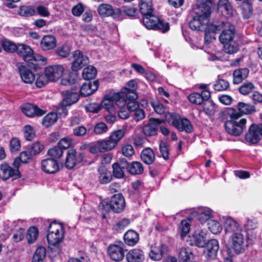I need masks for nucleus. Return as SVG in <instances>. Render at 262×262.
Returning a JSON list of instances; mask_svg holds the SVG:
<instances>
[{
  "label": "nucleus",
  "instance_id": "1",
  "mask_svg": "<svg viewBox=\"0 0 262 262\" xmlns=\"http://www.w3.org/2000/svg\"><path fill=\"white\" fill-rule=\"evenodd\" d=\"M47 238L49 248L52 254L54 255L58 254L61 251L60 244L64 238L63 225L56 222L51 223Z\"/></svg>",
  "mask_w": 262,
  "mask_h": 262
},
{
  "label": "nucleus",
  "instance_id": "2",
  "mask_svg": "<svg viewBox=\"0 0 262 262\" xmlns=\"http://www.w3.org/2000/svg\"><path fill=\"white\" fill-rule=\"evenodd\" d=\"M195 14L189 22V27L193 30L204 31L209 22L210 8L203 3L195 9Z\"/></svg>",
  "mask_w": 262,
  "mask_h": 262
},
{
  "label": "nucleus",
  "instance_id": "3",
  "mask_svg": "<svg viewBox=\"0 0 262 262\" xmlns=\"http://www.w3.org/2000/svg\"><path fill=\"white\" fill-rule=\"evenodd\" d=\"M229 120L225 123V128L226 132L230 135L236 136L242 134L246 127L247 120L245 118L238 119L241 115L236 111L229 113Z\"/></svg>",
  "mask_w": 262,
  "mask_h": 262
},
{
  "label": "nucleus",
  "instance_id": "4",
  "mask_svg": "<svg viewBox=\"0 0 262 262\" xmlns=\"http://www.w3.org/2000/svg\"><path fill=\"white\" fill-rule=\"evenodd\" d=\"M247 237L244 230L230 234L228 243L231 249L236 254H239L245 251Z\"/></svg>",
  "mask_w": 262,
  "mask_h": 262
},
{
  "label": "nucleus",
  "instance_id": "5",
  "mask_svg": "<svg viewBox=\"0 0 262 262\" xmlns=\"http://www.w3.org/2000/svg\"><path fill=\"white\" fill-rule=\"evenodd\" d=\"M144 26L149 30H160L165 33L169 30V24L153 14L145 15L143 18Z\"/></svg>",
  "mask_w": 262,
  "mask_h": 262
},
{
  "label": "nucleus",
  "instance_id": "6",
  "mask_svg": "<svg viewBox=\"0 0 262 262\" xmlns=\"http://www.w3.org/2000/svg\"><path fill=\"white\" fill-rule=\"evenodd\" d=\"M165 119L169 123L180 132L185 131L190 133L193 130V126L189 120L186 118H181L177 114L167 113Z\"/></svg>",
  "mask_w": 262,
  "mask_h": 262
},
{
  "label": "nucleus",
  "instance_id": "7",
  "mask_svg": "<svg viewBox=\"0 0 262 262\" xmlns=\"http://www.w3.org/2000/svg\"><path fill=\"white\" fill-rule=\"evenodd\" d=\"M17 54L23 57V59L29 63L34 64V61H46V58L39 54H34L32 49L28 46L24 44L17 45Z\"/></svg>",
  "mask_w": 262,
  "mask_h": 262
},
{
  "label": "nucleus",
  "instance_id": "8",
  "mask_svg": "<svg viewBox=\"0 0 262 262\" xmlns=\"http://www.w3.org/2000/svg\"><path fill=\"white\" fill-rule=\"evenodd\" d=\"M222 33L219 36V40L222 43L231 42L235 36L234 27L228 21L222 22Z\"/></svg>",
  "mask_w": 262,
  "mask_h": 262
},
{
  "label": "nucleus",
  "instance_id": "9",
  "mask_svg": "<svg viewBox=\"0 0 262 262\" xmlns=\"http://www.w3.org/2000/svg\"><path fill=\"white\" fill-rule=\"evenodd\" d=\"M223 224L225 233L230 235L243 230L241 225L230 216H223Z\"/></svg>",
  "mask_w": 262,
  "mask_h": 262
},
{
  "label": "nucleus",
  "instance_id": "10",
  "mask_svg": "<svg viewBox=\"0 0 262 262\" xmlns=\"http://www.w3.org/2000/svg\"><path fill=\"white\" fill-rule=\"evenodd\" d=\"M84 155L82 153L77 155L76 151L74 148L68 150L66 154V159L64 163L65 167L69 169H72L76 165L77 162H80L83 160Z\"/></svg>",
  "mask_w": 262,
  "mask_h": 262
},
{
  "label": "nucleus",
  "instance_id": "11",
  "mask_svg": "<svg viewBox=\"0 0 262 262\" xmlns=\"http://www.w3.org/2000/svg\"><path fill=\"white\" fill-rule=\"evenodd\" d=\"M204 247L203 254L206 259L213 260L216 258L219 249V242L216 239L208 241Z\"/></svg>",
  "mask_w": 262,
  "mask_h": 262
},
{
  "label": "nucleus",
  "instance_id": "12",
  "mask_svg": "<svg viewBox=\"0 0 262 262\" xmlns=\"http://www.w3.org/2000/svg\"><path fill=\"white\" fill-rule=\"evenodd\" d=\"M74 58L72 65V70L77 71L89 63V58L80 50H76L73 53Z\"/></svg>",
  "mask_w": 262,
  "mask_h": 262
},
{
  "label": "nucleus",
  "instance_id": "13",
  "mask_svg": "<svg viewBox=\"0 0 262 262\" xmlns=\"http://www.w3.org/2000/svg\"><path fill=\"white\" fill-rule=\"evenodd\" d=\"M20 177L19 170L14 169L8 163H4L0 166V179L6 180L10 178L17 179Z\"/></svg>",
  "mask_w": 262,
  "mask_h": 262
},
{
  "label": "nucleus",
  "instance_id": "14",
  "mask_svg": "<svg viewBox=\"0 0 262 262\" xmlns=\"http://www.w3.org/2000/svg\"><path fill=\"white\" fill-rule=\"evenodd\" d=\"M64 71L62 65H52L45 69V73L50 81H55L62 76Z\"/></svg>",
  "mask_w": 262,
  "mask_h": 262
},
{
  "label": "nucleus",
  "instance_id": "15",
  "mask_svg": "<svg viewBox=\"0 0 262 262\" xmlns=\"http://www.w3.org/2000/svg\"><path fill=\"white\" fill-rule=\"evenodd\" d=\"M191 245L199 248L204 247L208 241L207 231L203 229L196 230L191 237Z\"/></svg>",
  "mask_w": 262,
  "mask_h": 262
},
{
  "label": "nucleus",
  "instance_id": "16",
  "mask_svg": "<svg viewBox=\"0 0 262 262\" xmlns=\"http://www.w3.org/2000/svg\"><path fill=\"white\" fill-rule=\"evenodd\" d=\"M110 207L115 213L121 212L125 207V202L122 194L117 193L113 195L110 203Z\"/></svg>",
  "mask_w": 262,
  "mask_h": 262
},
{
  "label": "nucleus",
  "instance_id": "17",
  "mask_svg": "<svg viewBox=\"0 0 262 262\" xmlns=\"http://www.w3.org/2000/svg\"><path fill=\"white\" fill-rule=\"evenodd\" d=\"M23 113L27 116L30 118L40 117L45 114L46 112L39 108L36 105L30 103H26L21 106Z\"/></svg>",
  "mask_w": 262,
  "mask_h": 262
},
{
  "label": "nucleus",
  "instance_id": "18",
  "mask_svg": "<svg viewBox=\"0 0 262 262\" xmlns=\"http://www.w3.org/2000/svg\"><path fill=\"white\" fill-rule=\"evenodd\" d=\"M108 254L112 259L118 261L123 259L124 251L123 248L118 245H111L107 249Z\"/></svg>",
  "mask_w": 262,
  "mask_h": 262
},
{
  "label": "nucleus",
  "instance_id": "19",
  "mask_svg": "<svg viewBox=\"0 0 262 262\" xmlns=\"http://www.w3.org/2000/svg\"><path fill=\"white\" fill-rule=\"evenodd\" d=\"M59 164L56 160L47 158L41 161V169L46 173H54L59 170Z\"/></svg>",
  "mask_w": 262,
  "mask_h": 262
},
{
  "label": "nucleus",
  "instance_id": "20",
  "mask_svg": "<svg viewBox=\"0 0 262 262\" xmlns=\"http://www.w3.org/2000/svg\"><path fill=\"white\" fill-rule=\"evenodd\" d=\"M210 97V93L208 90L203 91L201 94L193 93L188 96V99L192 103L200 105L207 101Z\"/></svg>",
  "mask_w": 262,
  "mask_h": 262
},
{
  "label": "nucleus",
  "instance_id": "21",
  "mask_svg": "<svg viewBox=\"0 0 262 262\" xmlns=\"http://www.w3.org/2000/svg\"><path fill=\"white\" fill-rule=\"evenodd\" d=\"M166 249V247L164 244H155V246L151 247L149 256L153 260H160Z\"/></svg>",
  "mask_w": 262,
  "mask_h": 262
},
{
  "label": "nucleus",
  "instance_id": "22",
  "mask_svg": "<svg viewBox=\"0 0 262 262\" xmlns=\"http://www.w3.org/2000/svg\"><path fill=\"white\" fill-rule=\"evenodd\" d=\"M99 86V82L96 80L93 82L89 81L82 84L80 91V95L86 97L93 94Z\"/></svg>",
  "mask_w": 262,
  "mask_h": 262
},
{
  "label": "nucleus",
  "instance_id": "23",
  "mask_svg": "<svg viewBox=\"0 0 262 262\" xmlns=\"http://www.w3.org/2000/svg\"><path fill=\"white\" fill-rule=\"evenodd\" d=\"M217 10L225 17L229 18L233 16L234 10L228 0H219Z\"/></svg>",
  "mask_w": 262,
  "mask_h": 262
},
{
  "label": "nucleus",
  "instance_id": "24",
  "mask_svg": "<svg viewBox=\"0 0 262 262\" xmlns=\"http://www.w3.org/2000/svg\"><path fill=\"white\" fill-rule=\"evenodd\" d=\"M256 125L252 124L245 135V139L248 143L252 144L257 143L259 140V133Z\"/></svg>",
  "mask_w": 262,
  "mask_h": 262
},
{
  "label": "nucleus",
  "instance_id": "25",
  "mask_svg": "<svg viewBox=\"0 0 262 262\" xmlns=\"http://www.w3.org/2000/svg\"><path fill=\"white\" fill-rule=\"evenodd\" d=\"M150 122L143 127L142 130L145 135L152 136L157 134L158 126L161 123L158 119H150Z\"/></svg>",
  "mask_w": 262,
  "mask_h": 262
},
{
  "label": "nucleus",
  "instance_id": "26",
  "mask_svg": "<svg viewBox=\"0 0 262 262\" xmlns=\"http://www.w3.org/2000/svg\"><path fill=\"white\" fill-rule=\"evenodd\" d=\"M222 23L219 25L208 23L206 25V28L204 29L205 39L209 41V39H215V34L219 31L222 30Z\"/></svg>",
  "mask_w": 262,
  "mask_h": 262
},
{
  "label": "nucleus",
  "instance_id": "27",
  "mask_svg": "<svg viewBox=\"0 0 262 262\" xmlns=\"http://www.w3.org/2000/svg\"><path fill=\"white\" fill-rule=\"evenodd\" d=\"M128 262H141L144 259L143 251L137 248L130 250L126 254Z\"/></svg>",
  "mask_w": 262,
  "mask_h": 262
},
{
  "label": "nucleus",
  "instance_id": "28",
  "mask_svg": "<svg viewBox=\"0 0 262 262\" xmlns=\"http://www.w3.org/2000/svg\"><path fill=\"white\" fill-rule=\"evenodd\" d=\"M56 38L51 35H46L43 37L40 41V47L43 50H50L56 47Z\"/></svg>",
  "mask_w": 262,
  "mask_h": 262
},
{
  "label": "nucleus",
  "instance_id": "29",
  "mask_svg": "<svg viewBox=\"0 0 262 262\" xmlns=\"http://www.w3.org/2000/svg\"><path fill=\"white\" fill-rule=\"evenodd\" d=\"M19 72L22 80L26 83H31L35 79L34 74L25 66L19 68Z\"/></svg>",
  "mask_w": 262,
  "mask_h": 262
},
{
  "label": "nucleus",
  "instance_id": "30",
  "mask_svg": "<svg viewBox=\"0 0 262 262\" xmlns=\"http://www.w3.org/2000/svg\"><path fill=\"white\" fill-rule=\"evenodd\" d=\"M98 171L99 173L98 180L101 184H107L112 181V175L104 166L99 167Z\"/></svg>",
  "mask_w": 262,
  "mask_h": 262
},
{
  "label": "nucleus",
  "instance_id": "31",
  "mask_svg": "<svg viewBox=\"0 0 262 262\" xmlns=\"http://www.w3.org/2000/svg\"><path fill=\"white\" fill-rule=\"evenodd\" d=\"M193 257V253L188 247H182L180 248L178 255L180 262H189Z\"/></svg>",
  "mask_w": 262,
  "mask_h": 262
},
{
  "label": "nucleus",
  "instance_id": "32",
  "mask_svg": "<svg viewBox=\"0 0 262 262\" xmlns=\"http://www.w3.org/2000/svg\"><path fill=\"white\" fill-rule=\"evenodd\" d=\"M63 101L66 105H70L78 101L79 99L78 94L74 91H66L62 92Z\"/></svg>",
  "mask_w": 262,
  "mask_h": 262
},
{
  "label": "nucleus",
  "instance_id": "33",
  "mask_svg": "<svg viewBox=\"0 0 262 262\" xmlns=\"http://www.w3.org/2000/svg\"><path fill=\"white\" fill-rule=\"evenodd\" d=\"M239 113L242 115L254 113L256 110L255 106L251 103L239 102L237 105Z\"/></svg>",
  "mask_w": 262,
  "mask_h": 262
},
{
  "label": "nucleus",
  "instance_id": "34",
  "mask_svg": "<svg viewBox=\"0 0 262 262\" xmlns=\"http://www.w3.org/2000/svg\"><path fill=\"white\" fill-rule=\"evenodd\" d=\"M249 73L247 68H242L236 70L233 72V83L239 84L247 78Z\"/></svg>",
  "mask_w": 262,
  "mask_h": 262
},
{
  "label": "nucleus",
  "instance_id": "35",
  "mask_svg": "<svg viewBox=\"0 0 262 262\" xmlns=\"http://www.w3.org/2000/svg\"><path fill=\"white\" fill-rule=\"evenodd\" d=\"M124 239L127 245L133 246L139 241V235L134 230H128L125 233Z\"/></svg>",
  "mask_w": 262,
  "mask_h": 262
},
{
  "label": "nucleus",
  "instance_id": "36",
  "mask_svg": "<svg viewBox=\"0 0 262 262\" xmlns=\"http://www.w3.org/2000/svg\"><path fill=\"white\" fill-rule=\"evenodd\" d=\"M141 158L143 162L146 164H152L155 159L154 151L150 148H146L143 149L141 154Z\"/></svg>",
  "mask_w": 262,
  "mask_h": 262
},
{
  "label": "nucleus",
  "instance_id": "37",
  "mask_svg": "<svg viewBox=\"0 0 262 262\" xmlns=\"http://www.w3.org/2000/svg\"><path fill=\"white\" fill-rule=\"evenodd\" d=\"M126 169L128 172L132 174H141L144 170L142 164L139 162H133L127 163Z\"/></svg>",
  "mask_w": 262,
  "mask_h": 262
},
{
  "label": "nucleus",
  "instance_id": "38",
  "mask_svg": "<svg viewBox=\"0 0 262 262\" xmlns=\"http://www.w3.org/2000/svg\"><path fill=\"white\" fill-rule=\"evenodd\" d=\"M101 107L111 113L115 112V103L113 94L106 95L101 102Z\"/></svg>",
  "mask_w": 262,
  "mask_h": 262
},
{
  "label": "nucleus",
  "instance_id": "39",
  "mask_svg": "<svg viewBox=\"0 0 262 262\" xmlns=\"http://www.w3.org/2000/svg\"><path fill=\"white\" fill-rule=\"evenodd\" d=\"M127 163L121 162L115 163L113 165V174L117 178H122L124 175V169L126 168Z\"/></svg>",
  "mask_w": 262,
  "mask_h": 262
},
{
  "label": "nucleus",
  "instance_id": "40",
  "mask_svg": "<svg viewBox=\"0 0 262 262\" xmlns=\"http://www.w3.org/2000/svg\"><path fill=\"white\" fill-rule=\"evenodd\" d=\"M140 10L143 16L151 14L153 12L152 0H141Z\"/></svg>",
  "mask_w": 262,
  "mask_h": 262
},
{
  "label": "nucleus",
  "instance_id": "41",
  "mask_svg": "<svg viewBox=\"0 0 262 262\" xmlns=\"http://www.w3.org/2000/svg\"><path fill=\"white\" fill-rule=\"evenodd\" d=\"M58 120L56 113H50L46 115L42 120V124L46 127H49L54 124Z\"/></svg>",
  "mask_w": 262,
  "mask_h": 262
},
{
  "label": "nucleus",
  "instance_id": "42",
  "mask_svg": "<svg viewBox=\"0 0 262 262\" xmlns=\"http://www.w3.org/2000/svg\"><path fill=\"white\" fill-rule=\"evenodd\" d=\"M125 134V129H119L112 132L110 135L109 139L116 146L118 143L122 139Z\"/></svg>",
  "mask_w": 262,
  "mask_h": 262
},
{
  "label": "nucleus",
  "instance_id": "43",
  "mask_svg": "<svg viewBox=\"0 0 262 262\" xmlns=\"http://www.w3.org/2000/svg\"><path fill=\"white\" fill-rule=\"evenodd\" d=\"M97 74L96 68L92 66L84 68L82 72V77L86 80H90L95 77Z\"/></svg>",
  "mask_w": 262,
  "mask_h": 262
},
{
  "label": "nucleus",
  "instance_id": "44",
  "mask_svg": "<svg viewBox=\"0 0 262 262\" xmlns=\"http://www.w3.org/2000/svg\"><path fill=\"white\" fill-rule=\"evenodd\" d=\"M46 255V249L43 247H38L32 258V262H42Z\"/></svg>",
  "mask_w": 262,
  "mask_h": 262
},
{
  "label": "nucleus",
  "instance_id": "45",
  "mask_svg": "<svg viewBox=\"0 0 262 262\" xmlns=\"http://www.w3.org/2000/svg\"><path fill=\"white\" fill-rule=\"evenodd\" d=\"M113 98H114L115 105L120 108H123L125 106L126 101L124 93L113 94Z\"/></svg>",
  "mask_w": 262,
  "mask_h": 262
},
{
  "label": "nucleus",
  "instance_id": "46",
  "mask_svg": "<svg viewBox=\"0 0 262 262\" xmlns=\"http://www.w3.org/2000/svg\"><path fill=\"white\" fill-rule=\"evenodd\" d=\"M98 142L101 152L111 150L116 147L110 139L108 140H102Z\"/></svg>",
  "mask_w": 262,
  "mask_h": 262
},
{
  "label": "nucleus",
  "instance_id": "47",
  "mask_svg": "<svg viewBox=\"0 0 262 262\" xmlns=\"http://www.w3.org/2000/svg\"><path fill=\"white\" fill-rule=\"evenodd\" d=\"M38 236V229L34 226L29 228L28 230L27 239L28 243L32 244L35 242Z\"/></svg>",
  "mask_w": 262,
  "mask_h": 262
},
{
  "label": "nucleus",
  "instance_id": "48",
  "mask_svg": "<svg viewBox=\"0 0 262 262\" xmlns=\"http://www.w3.org/2000/svg\"><path fill=\"white\" fill-rule=\"evenodd\" d=\"M190 223L189 220H182L179 226V231L182 237L185 236L190 231Z\"/></svg>",
  "mask_w": 262,
  "mask_h": 262
},
{
  "label": "nucleus",
  "instance_id": "49",
  "mask_svg": "<svg viewBox=\"0 0 262 262\" xmlns=\"http://www.w3.org/2000/svg\"><path fill=\"white\" fill-rule=\"evenodd\" d=\"M112 6L109 4H102L98 8L99 14L103 16H110L111 14Z\"/></svg>",
  "mask_w": 262,
  "mask_h": 262
},
{
  "label": "nucleus",
  "instance_id": "50",
  "mask_svg": "<svg viewBox=\"0 0 262 262\" xmlns=\"http://www.w3.org/2000/svg\"><path fill=\"white\" fill-rule=\"evenodd\" d=\"M208 225L210 231L214 234L220 233L222 231V227L220 223L215 220L209 221Z\"/></svg>",
  "mask_w": 262,
  "mask_h": 262
},
{
  "label": "nucleus",
  "instance_id": "51",
  "mask_svg": "<svg viewBox=\"0 0 262 262\" xmlns=\"http://www.w3.org/2000/svg\"><path fill=\"white\" fill-rule=\"evenodd\" d=\"M223 45L224 51L228 54H234L237 52L238 48L236 44L234 41H231V42H226L222 43Z\"/></svg>",
  "mask_w": 262,
  "mask_h": 262
},
{
  "label": "nucleus",
  "instance_id": "52",
  "mask_svg": "<svg viewBox=\"0 0 262 262\" xmlns=\"http://www.w3.org/2000/svg\"><path fill=\"white\" fill-rule=\"evenodd\" d=\"M2 47L4 50L9 52H13L17 50V46L13 42L7 39H4L2 42Z\"/></svg>",
  "mask_w": 262,
  "mask_h": 262
},
{
  "label": "nucleus",
  "instance_id": "53",
  "mask_svg": "<svg viewBox=\"0 0 262 262\" xmlns=\"http://www.w3.org/2000/svg\"><path fill=\"white\" fill-rule=\"evenodd\" d=\"M56 52L57 54L61 57H67L71 53V48L69 45H63V46L58 48Z\"/></svg>",
  "mask_w": 262,
  "mask_h": 262
},
{
  "label": "nucleus",
  "instance_id": "54",
  "mask_svg": "<svg viewBox=\"0 0 262 262\" xmlns=\"http://www.w3.org/2000/svg\"><path fill=\"white\" fill-rule=\"evenodd\" d=\"M24 136L26 140L32 141L35 137V133L34 128L30 125H26L24 126Z\"/></svg>",
  "mask_w": 262,
  "mask_h": 262
},
{
  "label": "nucleus",
  "instance_id": "55",
  "mask_svg": "<svg viewBox=\"0 0 262 262\" xmlns=\"http://www.w3.org/2000/svg\"><path fill=\"white\" fill-rule=\"evenodd\" d=\"M48 154L52 157L51 158L56 160L62 155L63 150L59 146H54L48 150Z\"/></svg>",
  "mask_w": 262,
  "mask_h": 262
},
{
  "label": "nucleus",
  "instance_id": "56",
  "mask_svg": "<svg viewBox=\"0 0 262 262\" xmlns=\"http://www.w3.org/2000/svg\"><path fill=\"white\" fill-rule=\"evenodd\" d=\"M151 105L155 112L158 114L162 115L166 112V107L158 100L151 101Z\"/></svg>",
  "mask_w": 262,
  "mask_h": 262
},
{
  "label": "nucleus",
  "instance_id": "57",
  "mask_svg": "<svg viewBox=\"0 0 262 262\" xmlns=\"http://www.w3.org/2000/svg\"><path fill=\"white\" fill-rule=\"evenodd\" d=\"M50 80L46 74L38 75L35 82L36 85L38 88L45 86Z\"/></svg>",
  "mask_w": 262,
  "mask_h": 262
},
{
  "label": "nucleus",
  "instance_id": "58",
  "mask_svg": "<svg viewBox=\"0 0 262 262\" xmlns=\"http://www.w3.org/2000/svg\"><path fill=\"white\" fill-rule=\"evenodd\" d=\"M159 149L163 159L165 160L168 159L169 154L168 144L165 142H161L159 144Z\"/></svg>",
  "mask_w": 262,
  "mask_h": 262
},
{
  "label": "nucleus",
  "instance_id": "59",
  "mask_svg": "<svg viewBox=\"0 0 262 262\" xmlns=\"http://www.w3.org/2000/svg\"><path fill=\"white\" fill-rule=\"evenodd\" d=\"M242 13L245 18H249L252 12L251 5L248 2H244L241 6Z\"/></svg>",
  "mask_w": 262,
  "mask_h": 262
},
{
  "label": "nucleus",
  "instance_id": "60",
  "mask_svg": "<svg viewBox=\"0 0 262 262\" xmlns=\"http://www.w3.org/2000/svg\"><path fill=\"white\" fill-rule=\"evenodd\" d=\"M254 88L255 86L252 82H247L239 87V91L242 94L246 95L250 93Z\"/></svg>",
  "mask_w": 262,
  "mask_h": 262
},
{
  "label": "nucleus",
  "instance_id": "61",
  "mask_svg": "<svg viewBox=\"0 0 262 262\" xmlns=\"http://www.w3.org/2000/svg\"><path fill=\"white\" fill-rule=\"evenodd\" d=\"M229 86V82L224 79H219L214 85V89L221 91L227 90Z\"/></svg>",
  "mask_w": 262,
  "mask_h": 262
},
{
  "label": "nucleus",
  "instance_id": "62",
  "mask_svg": "<svg viewBox=\"0 0 262 262\" xmlns=\"http://www.w3.org/2000/svg\"><path fill=\"white\" fill-rule=\"evenodd\" d=\"M212 216L211 211L209 209H206L198 214V219L202 223H204L211 219Z\"/></svg>",
  "mask_w": 262,
  "mask_h": 262
},
{
  "label": "nucleus",
  "instance_id": "63",
  "mask_svg": "<svg viewBox=\"0 0 262 262\" xmlns=\"http://www.w3.org/2000/svg\"><path fill=\"white\" fill-rule=\"evenodd\" d=\"M108 130V127L103 122L97 123L94 127V132L97 135L102 134L106 133Z\"/></svg>",
  "mask_w": 262,
  "mask_h": 262
},
{
  "label": "nucleus",
  "instance_id": "64",
  "mask_svg": "<svg viewBox=\"0 0 262 262\" xmlns=\"http://www.w3.org/2000/svg\"><path fill=\"white\" fill-rule=\"evenodd\" d=\"M35 10L29 6H23L19 9V13L21 16H31L34 14Z\"/></svg>",
  "mask_w": 262,
  "mask_h": 262
}]
</instances>
